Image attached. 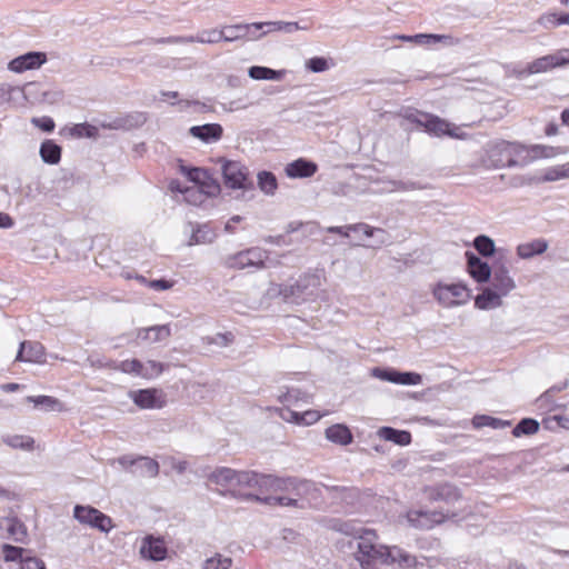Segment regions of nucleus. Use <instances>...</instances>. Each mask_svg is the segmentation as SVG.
<instances>
[{
	"instance_id": "obj_25",
	"label": "nucleus",
	"mask_w": 569,
	"mask_h": 569,
	"mask_svg": "<svg viewBox=\"0 0 569 569\" xmlns=\"http://www.w3.org/2000/svg\"><path fill=\"white\" fill-rule=\"evenodd\" d=\"M140 553L143 558L159 561L166 558L167 548L163 540L148 537L143 540L140 547Z\"/></svg>"
},
{
	"instance_id": "obj_29",
	"label": "nucleus",
	"mask_w": 569,
	"mask_h": 569,
	"mask_svg": "<svg viewBox=\"0 0 569 569\" xmlns=\"http://www.w3.org/2000/svg\"><path fill=\"white\" fill-rule=\"evenodd\" d=\"M190 133L206 143L218 141L222 136V127L218 123H207L190 128Z\"/></svg>"
},
{
	"instance_id": "obj_9",
	"label": "nucleus",
	"mask_w": 569,
	"mask_h": 569,
	"mask_svg": "<svg viewBox=\"0 0 569 569\" xmlns=\"http://www.w3.org/2000/svg\"><path fill=\"white\" fill-rule=\"evenodd\" d=\"M9 569H46L42 560L29 555V551L10 545H3L1 551Z\"/></svg>"
},
{
	"instance_id": "obj_26",
	"label": "nucleus",
	"mask_w": 569,
	"mask_h": 569,
	"mask_svg": "<svg viewBox=\"0 0 569 569\" xmlns=\"http://www.w3.org/2000/svg\"><path fill=\"white\" fill-rule=\"evenodd\" d=\"M170 336L171 329L168 325L152 326L137 330V339L147 343L160 342L168 339Z\"/></svg>"
},
{
	"instance_id": "obj_45",
	"label": "nucleus",
	"mask_w": 569,
	"mask_h": 569,
	"mask_svg": "<svg viewBox=\"0 0 569 569\" xmlns=\"http://www.w3.org/2000/svg\"><path fill=\"white\" fill-rule=\"evenodd\" d=\"M562 153H565V150L559 147L537 144L530 149V154L532 159L553 158Z\"/></svg>"
},
{
	"instance_id": "obj_16",
	"label": "nucleus",
	"mask_w": 569,
	"mask_h": 569,
	"mask_svg": "<svg viewBox=\"0 0 569 569\" xmlns=\"http://www.w3.org/2000/svg\"><path fill=\"white\" fill-rule=\"evenodd\" d=\"M327 231L332 233H339L346 238L350 236V232H361L366 237L378 236V244H383L387 241V233L385 232V230L380 228H373L367 223H356L342 227H328Z\"/></svg>"
},
{
	"instance_id": "obj_5",
	"label": "nucleus",
	"mask_w": 569,
	"mask_h": 569,
	"mask_svg": "<svg viewBox=\"0 0 569 569\" xmlns=\"http://www.w3.org/2000/svg\"><path fill=\"white\" fill-rule=\"evenodd\" d=\"M431 293L443 308H456L466 305L470 300V290L461 282H438Z\"/></svg>"
},
{
	"instance_id": "obj_4",
	"label": "nucleus",
	"mask_w": 569,
	"mask_h": 569,
	"mask_svg": "<svg viewBox=\"0 0 569 569\" xmlns=\"http://www.w3.org/2000/svg\"><path fill=\"white\" fill-rule=\"evenodd\" d=\"M405 119L410 123L417 124L425 129L426 132L436 136H449L452 138H461L459 133L460 128L452 126L445 119L439 118L438 116L421 112V111H412L407 112L405 114Z\"/></svg>"
},
{
	"instance_id": "obj_39",
	"label": "nucleus",
	"mask_w": 569,
	"mask_h": 569,
	"mask_svg": "<svg viewBox=\"0 0 569 569\" xmlns=\"http://www.w3.org/2000/svg\"><path fill=\"white\" fill-rule=\"evenodd\" d=\"M278 399H279V401H281L284 405L283 408L299 407V402H302V403L310 402V396L308 393L302 392L299 389H293V388L279 395Z\"/></svg>"
},
{
	"instance_id": "obj_42",
	"label": "nucleus",
	"mask_w": 569,
	"mask_h": 569,
	"mask_svg": "<svg viewBox=\"0 0 569 569\" xmlns=\"http://www.w3.org/2000/svg\"><path fill=\"white\" fill-rule=\"evenodd\" d=\"M569 178V162L548 168L537 182H552Z\"/></svg>"
},
{
	"instance_id": "obj_37",
	"label": "nucleus",
	"mask_w": 569,
	"mask_h": 569,
	"mask_svg": "<svg viewBox=\"0 0 569 569\" xmlns=\"http://www.w3.org/2000/svg\"><path fill=\"white\" fill-rule=\"evenodd\" d=\"M26 400L33 403L34 407H41L46 411L61 412L64 410L63 403L59 399L51 396H28Z\"/></svg>"
},
{
	"instance_id": "obj_56",
	"label": "nucleus",
	"mask_w": 569,
	"mask_h": 569,
	"mask_svg": "<svg viewBox=\"0 0 569 569\" xmlns=\"http://www.w3.org/2000/svg\"><path fill=\"white\" fill-rule=\"evenodd\" d=\"M31 123L44 132H51L54 129V121L50 117L32 118Z\"/></svg>"
},
{
	"instance_id": "obj_38",
	"label": "nucleus",
	"mask_w": 569,
	"mask_h": 569,
	"mask_svg": "<svg viewBox=\"0 0 569 569\" xmlns=\"http://www.w3.org/2000/svg\"><path fill=\"white\" fill-rule=\"evenodd\" d=\"M216 237L217 234L212 229H210L207 224H201L196 229H192L188 246L212 243Z\"/></svg>"
},
{
	"instance_id": "obj_64",
	"label": "nucleus",
	"mask_w": 569,
	"mask_h": 569,
	"mask_svg": "<svg viewBox=\"0 0 569 569\" xmlns=\"http://www.w3.org/2000/svg\"><path fill=\"white\" fill-rule=\"evenodd\" d=\"M555 52L559 60L560 68L569 64V48H562Z\"/></svg>"
},
{
	"instance_id": "obj_24",
	"label": "nucleus",
	"mask_w": 569,
	"mask_h": 569,
	"mask_svg": "<svg viewBox=\"0 0 569 569\" xmlns=\"http://www.w3.org/2000/svg\"><path fill=\"white\" fill-rule=\"evenodd\" d=\"M468 261V272L478 282H487L492 272V267L473 253H466Z\"/></svg>"
},
{
	"instance_id": "obj_34",
	"label": "nucleus",
	"mask_w": 569,
	"mask_h": 569,
	"mask_svg": "<svg viewBox=\"0 0 569 569\" xmlns=\"http://www.w3.org/2000/svg\"><path fill=\"white\" fill-rule=\"evenodd\" d=\"M548 249V242L543 239H536L531 242L521 243L517 247V254L521 259H530L541 254Z\"/></svg>"
},
{
	"instance_id": "obj_15",
	"label": "nucleus",
	"mask_w": 569,
	"mask_h": 569,
	"mask_svg": "<svg viewBox=\"0 0 569 569\" xmlns=\"http://www.w3.org/2000/svg\"><path fill=\"white\" fill-rule=\"evenodd\" d=\"M385 565H397L400 569H419L423 566V562L398 546H388Z\"/></svg>"
},
{
	"instance_id": "obj_59",
	"label": "nucleus",
	"mask_w": 569,
	"mask_h": 569,
	"mask_svg": "<svg viewBox=\"0 0 569 569\" xmlns=\"http://www.w3.org/2000/svg\"><path fill=\"white\" fill-rule=\"evenodd\" d=\"M283 21H270V22H254L252 23L254 30H260L262 28H267L263 33L272 32V31H281Z\"/></svg>"
},
{
	"instance_id": "obj_11",
	"label": "nucleus",
	"mask_w": 569,
	"mask_h": 569,
	"mask_svg": "<svg viewBox=\"0 0 569 569\" xmlns=\"http://www.w3.org/2000/svg\"><path fill=\"white\" fill-rule=\"evenodd\" d=\"M491 288L505 297L516 289V281L510 276L506 259L500 254L492 264Z\"/></svg>"
},
{
	"instance_id": "obj_44",
	"label": "nucleus",
	"mask_w": 569,
	"mask_h": 569,
	"mask_svg": "<svg viewBox=\"0 0 569 569\" xmlns=\"http://www.w3.org/2000/svg\"><path fill=\"white\" fill-rule=\"evenodd\" d=\"M3 442L11 448L32 450L34 440L29 436L12 435L4 437Z\"/></svg>"
},
{
	"instance_id": "obj_63",
	"label": "nucleus",
	"mask_w": 569,
	"mask_h": 569,
	"mask_svg": "<svg viewBox=\"0 0 569 569\" xmlns=\"http://www.w3.org/2000/svg\"><path fill=\"white\" fill-rule=\"evenodd\" d=\"M232 339L233 337L231 333H218L211 338L210 342L219 347H227L232 342Z\"/></svg>"
},
{
	"instance_id": "obj_13",
	"label": "nucleus",
	"mask_w": 569,
	"mask_h": 569,
	"mask_svg": "<svg viewBox=\"0 0 569 569\" xmlns=\"http://www.w3.org/2000/svg\"><path fill=\"white\" fill-rule=\"evenodd\" d=\"M405 518L410 527L429 530L436 525L442 523L447 516L441 511L409 510Z\"/></svg>"
},
{
	"instance_id": "obj_19",
	"label": "nucleus",
	"mask_w": 569,
	"mask_h": 569,
	"mask_svg": "<svg viewBox=\"0 0 569 569\" xmlns=\"http://www.w3.org/2000/svg\"><path fill=\"white\" fill-rule=\"evenodd\" d=\"M425 493L431 501H445L447 503L458 501L461 498L459 489L451 483L427 487Z\"/></svg>"
},
{
	"instance_id": "obj_31",
	"label": "nucleus",
	"mask_w": 569,
	"mask_h": 569,
	"mask_svg": "<svg viewBox=\"0 0 569 569\" xmlns=\"http://www.w3.org/2000/svg\"><path fill=\"white\" fill-rule=\"evenodd\" d=\"M131 471L139 476L154 478L159 473V465L149 457H139L131 461Z\"/></svg>"
},
{
	"instance_id": "obj_6",
	"label": "nucleus",
	"mask_w": 569,
	"mask_h": 569,
	"mask_svg": "<svg viewBox=\"0 0 569 569\" xmlns=\"http://www.w3.org/2000/svg\"><path fill=\"white\" fill-rule=\"evenodd\" d=\"M268 251L260 247H251L223 257L222 264L228 269H262L268 259Z\"/></svg>"
},
{
	"instance_id": "obj_40",
	"label": "nucleus",
	"mask_w": 569,
	"mask_h": 569,
	"mask_svg": "<svg viewBox=\"0 0 569 569\" xmlns=\"http://www.w3.org/2000/svg\"><path fill=\"white\" fill-rule=\"evenodd\" d=\"M40 157L43 162L57 164L61 158V148L52 140H46L40 147Z\"/></svg>"
},
{
	"instance_id": "obj_43",
	"label": "nucleus",
	"mask_w": 569,
	"mask_h": 569,
	"mask_svg": "<svg viewBox=\"0 0 569 569\" xmlns=\"http://www.w3.org/2000/svg\"><path fill=\"white\" fill-rule=\"evenodd\" d=\"M113 370L121 371L143 379V362L138 359H127L113 366Z\"/></svg>"
},
{
	"instance_id": "obj_22",
	"label": "nucleus",
	"mask_w": 569,
	"mask_h": 569,
	"mask_svg": "<svg viewBox=\"0 0 569 569\" xmlns=\"http://www.w3.org/2000/svg\"><path fill=\"white\" fill-rule=\"evenodd\" d=\"M148 120L144 112L134 111L116 118L108 128L114 130H131L142 127Z\"/></svg>"
},
{
	"instance_id": "obj_2",
	"label": "nucleus",
	"mask_w": 569,
	"mask_h": 569,
	"mask_svg": "<svg viewBox=\"0 0 569 569\" xmlns=\"http://www.w3.org/2000/svg\"><path fill=\"white\" fill-rule=\"evenodd\" d=\"M349 545L355 549L353 557L362 569L373 568L377 563L385 565L387 545L378 543V535L368 528H358L352 531Z\"/></svg>"
},
{
	"instance_id": "obj_51",
	"label": "nucleus",
	"mask_w": 569,
	"mask_h": 569,
	"mask_svg": "<svg viewBox=\"0 0 569 569\" xmlns=\"http://www.w3.org/2000/svg\"><path fill=\"white\" fill-rule=\"evenodd\" d=\"M396 385H403V386H416L421 383V376L419 373L415 372H400L395 370V377H393Z\"/></svg>"
},
{
	"instance_id": "obj_17",
	"label": "nucleus",
	"mask_w": 569,
	"mask_h": 569,
	"mask_svg": "<svg viewBox=\"0 0 569 569\" xmlns=\"http://www.w3.org/2000/svg\"><path fill=\"white\" fill-rule=\"evenodd\" d=\"M47 61L43 52H28L12 59L8 63V69L16 73H22L27 70L39 69Z\"/></svg>"
},
{
	"instance_id": "obj_55",
	"label": "nucleus",
	"mask_w": 569,
	"mask_h": 569,
	"mask_svg": "<svg viewBox=\"0 0 569 569\" xmlns=\"http://www.w3.org/2000/svg\"><path fill=\"white\" fill-rule=\"evenodd\" d=\"M88 363L93 368H108L113 370V366L118 365L114 360H108L106 358L91 355L87 358Z\"/></svg>"
},
{
	"instance_id": "obj_53",
	"label": "nucleus",
	"mask_w": 569,
	"mask_h": 569,
	"mask_svg": "<svg viewBox=\"0 0 569 569\" xmlns=\"http://www.w3.org/2000/svg\"><path fill=\"white\" fill-rule=\"evenodd\" d=\"M222 38H223L222 30H218V29L202 30L197 36V42L212 44V43H218V42L222 41Z\"/></svg>"
},
{
	"instance_id": "obj_49",
	"label": "nucleus",
	"mask_w": 569,
	"mask_h": 569,
	"mask_svg": "<svg viewBox=\"0 0 569 569\" xmlns=\"http://www.w3.org/2000/svg\"><path fill=\"white\" fill-rule=\"evenodd\" d=\"M539 430V423L535 419L525 418L513 429L515 437L522 435H533Z\"/></svg>"
},
{
	"instance_id": "obj_14",
	"label": "nucleus",
	"mask_w": 569,
	"mask_h": 569,
	"mask_svg": "<svg viewBox=\"0 0 569 569\" xmlns=\"http://www.w3.org/2000/svg\"><path fill=\"white\" fill-rule=\"evenodd\" d=\"M180 171L189 179L190 182H192L191 186L202 187L209 196H217L219 193V183L209 174L207 170L181 166Z\"/></svg>"
},
{
	"instance_id": "obj_48",
	"label": "nucleus",
	"mask_w": 569,
	"mask_h": 569,
	"mask_svg": "<svg viewBox=\"0 0 569 569\" xmlns=\"http://www.w3.org/2000/svg\"><path fill=\"white\" fill-rule=\"evenodd\" d=\"M231 566V558L216 553L203 562L202 569H229Z\"/></svg>"
},
{
	"instance_id": "obj_3",
	"label": "nucleus",
	"mask_w": 569,
	"mask_h": 569,
	"mask_svg": "<svg viewBox=\"0 0 569 569\" xmlns=\"http://www.w3.org/2000/svg\"><path fill=\"white\" fill-rule=\"evenodd\" d=\"M322 287V277L317 273H307L301 276L295 283L284 286L281 289L283 298L296 305L312 302L321 299L325 291Z\"/></svg>"
},
{
	"instance_id": "obj_8",
	"label": "nucleus",
	"mask_w": 569,
	"mask_h": 569,
	"mask_svg": "<svg viewBox=\"0 0 569 569\" xmlns=\"http://www.w3.org/2000/svg\"><path fill=\"white\" fill-rule=\"evenodd\" d=\"M482 163L488 168H502L516 164V161L512 159L511 144L503 140L489 142L485 148Z\"/></svg>"
},
{
	"instance_id": "obj_28",
	"label": "nucleus",
	"mask_w": 569,
	"mask_h": 569,
	"mask_svg": "<svg viewBox=\"0 0 569 569\" xmlns=\"http://www.w3.org/2000/svg\"><path fill=\"white\" fill-rule=\"evenodd\" d=\"M317 171V164L306 159H298L286 167V173L290 178H309Z\"/></svg>"
},
{
	"instance_id": "obj_50",
	"label": "nucleus",
	"mask_w": 569,
	"mask_h": 569,
	"mask_svg": "<svg viewBox=\"0 0 569 569\" xmlns=\"http://www.w3.org/2000/svg\"><path fill=\"white\" fill-rule=\"evenodd\" d=\"M164 370V365L156 360H147L143 362V379L158 378Z\"/></svg>"
},
{
	"instance_id": "obj_52",
	"label": "nucleus",
	"mask_w": 569,
	"mask_h": 569,
	"mask_svg": "<svg viewBox=\"0 0 569 569\" xmlns=\"http://www.w3.org/2000/svg\"><path fill=\"white\" fill-rule=\"evenodd\" d=\"M472 425L475 428L491 427L498 429L503 427L505 422L490 416L479 415L473 417Z\"/></svg>"
},
{
	"instance_id": "obj_12",
	"label": "nucleus",
	"mask_w": 569,
	"mask_h": 569,
	"mask_svg": "<svg viewBox=\"0 0 569 569\" xmlns=\"http://www.w3.org/2000/svg\"><path fill=\"white\" fill-rule=\"evenodd\" d=\"M128 396L141 409H161L167 403L164 392L156 388L131 390Z\"/></svg>"
},
{
	"instance_id": "obj_21",
	"label": "nucleus",
	"mask_w": 569,
	"mask_h": 569,
	"mask_svg": "<svg viewBox=\"0 0 569 569\" xmlns=\"http://www.w3.org/2000/svg\"><path fill=\"white\" fill-rule=\"evenodd\" d=\"M44 347L38 341H22L16 361L41 363L44 361Z\"/></svg>"
},
{
	"instance_id": "obj_58",
	"label": "nucleus",
	"mask_w": 569,
	"mask_h": 569,
	"mask_svg": "<svg viewBox=\"0 0 569 569\" xmlns=\"http://www.w3.org/2000/svg\"><path fill=\"white\" fill-rule=\"evenodd\" d=\"M97 132V129L90 124H87V123H80V124H76L72 129H71V133L73 136H77V137H83V136H87V137H92L94 136V133Z\"/></svg>"
},
{
	"instance_id": "obj_60",
	"label": "nucleus",
	"mask_w": 569,
	"mask_h": 569,
	"mask_svg": "<svg viewBox=\"0 0 569 569\" xmlns=\"http://www.w3.org/2000/svg\"><path fill=\"white\" fill-rule=\"evenodd\" d=\"M10 533L14 537L17 541H23L27 536V529L23 523L19 521H13L9 528Z\"/></svg>"
},
{
	"instance_id": "obj_62",
	"label": "nucleus",
	"mask_w": 569,
	"mask_h": 569,
	"mask_svg": "<svg viewBox=\"0 0 569 569\" xmlns=\"http://www.w3.org/2000/svg\"><path fill=\"white\" fill-rule=\"evenodd\" d=\"M174 281L166 280V279H159V280H150L148 282V287L156 290V291H166L173 287Z\"/></svg>"
},
{
	"instance_id": "obj_54",
	"label": "nucleus",
	"mask_w": 569,
	"mask_h": 569,
	"mask_svg": "<svg viewBox=\"0 0 569 569\" xmlns=\"http://www.w3.org/2000/svg\"><path fill=\"white\" fill-rule=\"evenodd\" d=\"M306 67L312 72H323L329 69V63L325 58L315 57L306 62Z\"/></svg>"
},
{
	"instance_id": "obj_35",
	"label": "nucleus",
	"mask_w": 569,
	"mask_h": 569,
	"mask_svg": "<svg viewBox=\"0 0 569 569\" xmlns=\"http://www.w3.org/2000/svg\"><path fill=\"white\" fill-rule=\"evenodd\" d=\"M413 43L418 46H433L437 43L453 46L457 43V40L448 34L418 33L415 34Z\"/></svg>"
},
{
	"instance_id": "obj_20",
	"label": "nucleus",
	"mask_w": 569,
	"mask_h": 569,
	"mask_svg": "<svg viewBox=\"0 0 569 569\" xmlns=\"http://www.w3.org/2000/svg\"><path fill=\"white\" fill-rule=\"evenodd\" d=\"M172 192H179L182 194L183 201L192 206H199L210 197L202 187L199 186H187L183 187L179 181H171L169 186Z\"/></svg>"
},
{
	"instance_id": "obj_30",
	"label": "nucleus",
	"mask_w": 569,
	"mask_h": 569,
	"mask_svg": "<svg viewBox=\"0 0 569 569\" xmlns=\"http://www.w3.org/2000/svg\"><path fill=\"white\" fill-rule=\"evenodd\" d=\"M251 29H253L252 23L223 27L221 29L222 34H223L222 40L227 41V42H232L238 39L246 38V37H249L251 39H258L261 37V36H256V34L251 33L250 32Z\"/></svg>"
},
{
	"instance_id": "obj_41",
	"label": "nucleus",
	"mask_w": 569,
	"mask_h": 569,
	"mask_svg": "<svg viewBox=\"0 0 569 569\" xmlns=\"http://www.w3.org/2000/svg\"><path fill=\"white\" fill-rule=\"evenodd\" d=\"M248 74L254 80H273L279 81L282 79L284 71L273 70L267 67L253 66L249 68Z\"/></svg>"
},
{
	"instance_id": "obj_46",
	"label": "nucleus",
	"mask_w": 569,
	"mask_h": 569,
	"mask_svg": "<svg viewBox=\"0 0 569 569\" xmlns=\"http://www.w3.org/2000/svg\"><path fill=\"white\" fill-rule=\"evenodd\" d=\"M473 246L483 257H490L496 251L495 241L488 236L481 234L475 238Z\"/></svg>"
},
{
	"instance_id": "obj_36",
	"label": "nucleus",
	"mask_w": 569,
	"mask_h": 569,
	"mask_svg": "<svg viewBox=\"0 0 569 569\" xmlns=\"http://www.w3.org/2000/svg\"><path fill=\"white\" fill-rule=\"evenodd\" d=\"M378 436L387 441H392L400 446H407L411 441V435L405 430H396L391 427H381Z\"/></svg>"
},
{
	"instance_id": "obj_10",
	"label": "nucleus",
	"mask_w": 569,
	"mask_h": 569,
	"mask_svg": "<svg viewBox=\"0 0 569 569\" xmlns=\"http://www.w3.org/2000/svg\"><path fill=\"white\" fill-rule=\"evenodd\" d=\"M73 517L80 523L102 532H109L113 528L111 518L91 506L77 505L73 509Z\"/></svg>"
},
{
	"instance_id": "obj_32",
	"label": "nucleus",
	"mask_w": 569,
	"mask_h": 569,
	"mask_svg": "<svg viewBox=\"0 0 569 569\" xmlns=\"http://www.w3.org/2000/svg\"><path fill=\"white\" fill-rule=\"evenodd\" d=\"M208 479L217 486L236 487L237 470L228 467H219L209 475Z\"/></svg>"
},
{
	"instance_id": "obj_27",
	"label": "nucleus",
	"mask_w": 569,
	"mask_h": 569,
	"mask_svg": "<svg viewBox=\"0 0 569 569\" xmlns=\"http://www.w3.org/2000/svg\"><path fill=\"white\" fill-rule=\"evenodd\" d=\"M556 68H560L559 60L556 52L542 56L528 63L526 70L527 74L545 73Z\"/></svg>"
},
{
	"instance_id": "obj_7",
	"label": "nucleus",
	"mask_w": 569,
	"mask_h": 569,
	"mask_svg": "<svg viewBox=\"0 0 569 569\" xmlns=\"http://www.w3.org/2000/svg\"><path fill=\"white\" fill-rule=\"evenodd\" d=\"M218 162L221 166L224 184L231 189L247 190L252 188L249 179V172L246 166L238 161L220 158Z\"/></svg>"
},
{
	"instance_id": "obj_18",
	"label": "nucleus",
	"mask_w": 569,
	"mask_h": 569,
	"mask_svg": "<svg viewBox=\"0 0 569 569\" xmlns=\"http://www.w3.org/2000/svg\"><path fill=\"white\" fill-rule=\"evenodd\" d=\"M276 412L283 421L299 426L313 425L323 416L317 410H306L303 412H299L297 410H292L291 408H279L276 409Z\"/></svg>"
},
{
	"instance_id": "obj_57",
	"label": "nucleus",
	"mask_w": 569,
	"mask_h": 569,
	"mask_svg": "<svg viewBox=\"0 0 569 569\" xmlns=\"http://www.w3.org/2000/svg\"><path fill=\"white\" fill-rule=\"evenodd\" d=\"M371 376L379 379V380H382V381H389V382H392L395 383V369H383V368H379V367H376L371 370Z\"/></svg>"
},
{
	"instance_id": "obj_33",
	"label": "nucleus",
	"mask_w": 569,
	"mask_h": 569,
	"mask_svg": "<svg viewBox=\"0 0 569 569\" xmlns=\"http://www.w3.org/2000/svg\"><path fill=\"white\" fill-rule=\"evenodd\" d=\"M326 438L337 445L347 446L352 442V433L345 425H333L326 429Z\"/></svg>"
},
{
	"instance_id": "obj_61",
	"label": "nucleus",
	"mask_w": 569,
	"mask_h": 569,
	"mask_svg": "<svg viewBox=\"0 0 569 569\" xmlns=\"http://www.w3.org/2000/svg\"><path fill=\"white\" fill-rule=\"evenodd\" d=\"M559 17L556 13H545L538 19V23L545 28H553L559 26Z\"/></svg>"
},
{
	"instance_id": "obj_23",
	"label": "nucleus",
	"mask_w": 569,
	"mask_h": 569,
	"mask_svg": "<svg viewBox=\"0 0 569 569\" xmlns=\"http://www.w3.org/2000/svg\"><path fill=\"white\" fill-rule=\"evenodd\" d=\"M503 297L499 291L487 287L475 298V306L480 310L497 309L503 305Z\"/></svg>"
},
{
	"instance_id": "obj_47",
	"label": "nucleus",
	"mask_w": 569,
	"mask_h": 569,
	"mask_svg": "<svg viewBox=\"0 0 569 569\" xmlns=\"http://www.w3.org/2000/svg\"><path fill=\"white\" fill-rule=\"evenodd\" d=\"M258 186L266 194H273L277 189V179L271 172L261 171L258 173Z\"/></svg>"
},
{
	"instance_id": "obj_1",
	"label": "nucleus",
	"mask_w": 569,
	"mask_h": 569,
	"mask_svg": "<svg viewBox=\"0 0 569 569\" xmlns=\"http://www.w3.org/2000/svg\"><path fill=\"white\" fill-rule=\"evenodd\" d=\"M236 487L258 489L261 493L271 492V495L266 497L246 493L239 496L241 499L298 509H305L309 506L308 496L316 491L315 483L311 481L278 478L271 475H260L254 471H237Z\"/></svg>"
}]
</instances>
